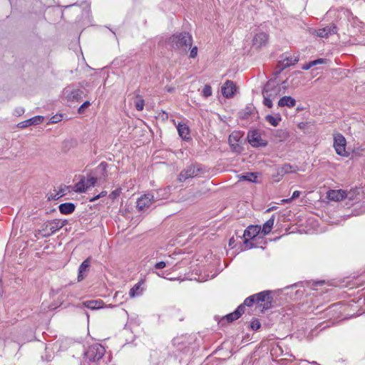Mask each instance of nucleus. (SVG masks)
I'll return each mask as SVG.
<instances>
[{"instance_id":"obj_38","label":"nucleus","mask_w":365,"mask_h":365,"mask_svg":"<svg viewBox=\"0 0 365 365\" xmlns=\"http://www.w3.org/2000/svg\"><path fill=\"white\" fill-rule=\"evenodd\" d=\"M39 232H41L42 235L49 233L50 229H49V226H48V221L44 222L42 225L41 229L39 230Z\"/></svg>"},{"instance_id":"obj_37","label":"nucleus","mask_w":365,"mask_h":365,"mask_svg":"<svg viewBox=\"0 0 365 365\" xmlns=\"http://www.w3.org/2000/svg\"><path fill=\"white\" fill-rule=\"evenodd\" d=\"M121 193V189L118 188L111 192L109 195V197L112 200L116 199L118 197L120 196V194Z\"/></svg>"},{"instance_id":"obj_45","label":"nucleus","mask_w":365,"mask_h":365,"mask_svg":"<svg viewBox=\"0 0 365 365\" xmlns=\"http://www.w3.org/2000/svg\"><path fill=\"white\" fill-rule=\"evenodd\" d=\"M107 195V192L106 191H102L100 194H98V195L93 197V198H91L90 200L91 202H94L95 200H98V198H100L101 197H104Z\"/></svg>"},{"instance_id":"obj_18","label":"nucleus","mask_w":365,"mask_h":365,"mask_svg":"<svg viewBox=\"0 0 365 365\" xmlns=\"http://www.w3.org/2000/svg\"><path fill=\"white\" fill-rule=\"evenodd\" d=\"M261 231V227L259 225H250L244 232V237L251 239L255 237Z\"/></svg>"},{"instance_id":"obj_47","label":"nucleus","mask_w":365,"mask_h":365,"mask_svg":"<svg viewBox=\"0 0 365 365\" xmlns=\"http://www.w3.org/2000/svg\"><path fill=\"white\" fill-rule=\"evenodd\" d=\"M24 109L23 108H19L15 110V114L19 116L24 113Z\"/></svg>"},{"instance_id":"obj_19","label":"nucleus","mask_w":365,"mask_h":365,"mask_svg":"<svg viewBox=\"0 0 365 365\" xmlns=\"http://www.w3.org/2000/svg\"><path fill=\"white\" fill-rule=\"evenodd\" d=\"M296 105V101L291 96H284L278 101V106L279 107L287 106L288 108H293Z\"/></svg>"},{"instance_id":"obj_5","label":"nucleus","mask_w":365,"mask_h":365,"mask_svg":"<svg viewBox=\"0 0 365 365\" xmlns=\"http://www.w3.org/2000/svg\"><path fill=\"white\" fill-rule=\"evenodd\" d=\"M104 353V347L99 344H95L89 346L86 352V356L89 360L95 361L101 359L103 356Z\"/></svg>"},{"instance_id":"obj_52","label":"nucleus","mask_w":365,"mask_h":365,"mask_svg":"<svg viewBox=\"0 0 365 365\" xmlns=\"http://www.w3.org/2000/svg\"><path fill=\"white\" fill-rule=\"evenodd\" d=\"M232 243H233V238H231V239L230 240V245H232Z\"/></svg>"},{"instance_id":"obj_11","label":"nucleus","mask_w":365,"mask_h":365,"mask_svg":"<svg viewBox=\"0 0 365 365\" xmlns=\"http://www.w3.org/2000/svg\"><path fill=\"white\" fill-rule=\"evenodd\" d=\"M67 224V220H61L55 219L48 221V226L50 229L49 233L43 234V237H49L54 234L56 232L61 229L63 226Z\"/></svg>"},{"instance_id":"obj_44","label":"nucleus","mask_w":365,"mask_h":365,"mask_svg":"<svg viewBox=\"0 0 365 365\" xmlns=\"http://www.w3.org/2000/svg\"><path fill=\"white\" fill-rule=\"evenodd\" d=\"M197 47L194 46L193 48H192V49L190 51V57L194 58L197 56Z\"/></svg>"},{"instance_id":"obj_32","label":"nucleus","mask_w":365,"mask_h":365,"mask_svg":"<svg viewBox=\"0 0 365 365\" xmlns=\"http://www.w3.org/2000/svg\"><path fill=\"white\" fill-rule=\"evenodd\" d=\"M254 303H256V299L255 294L248 297L244 301L243 304L245 306L251 307Z\"/></svg>"},{"instance_id":"obj_31","label":"nucleus","mask_w":365,"mask_h":365,"mask_svg":"<svg viewBox=\"0 0 365 365\" xmlns=\"http://www.w3.org/2000/svg\"><path fill=\"white\" fill-rule=\"evenodd\" d=\"M138 99L135 102V106L137 110L141 111L144 108V100L139 96L137 95Z\"/></svg>"},{"instance_id":"obj_43","label":"nucleus","mask_w":365,"mask_h":365,"mask_svg":"<svg viewBox=\"0 0 365 365\" xmlns=\"http://www.w3.org/2000/svg\"><path fill=\"white\" fill-rule=\"evenodd\" d=\"M325 62H326V59H324V58H318L317 60L311 61L313 66L319 65V64L324 63Z\"/></svg>"},{"instance_id":"obj_41","label":"nucleus","mask_w":365,"mask_h":365,"mask_svg":"<svg viewBox=\"0 0 365 365\" xmlns=\"http://www.w3.org/2000/svg\"><path fill=\"white\" fill-rule=\"evenodd\" d=\"M239 317H237L235 314H234V312L232 313H230L229 314H227L226 316V319L227 320V322H232L236 319H237Z\"/></svg>"},{"instance_id":"obj_17","label":"nucleus","mask_w":365,"mask_h":365,"mask_svg":"<svg viewBox=\"0 0 365 365\" xmlns=\"http://www.w3.org/2000/svg\"><path fill=\"white\" fill-rule=\"evenodd\" d=\"M336 32V27L334 25L327 26L316 31V34L319 37L327 38L329 35Z\"/></svg>"},{"instance_id":"obj_22","label":"nucleus","mask_w":365,"mask_h":365,"mask_svg":"<svg viewBox=\"0 0 365 365\" xmlns=\"http://www.w3.org/2000/svg\"><path fill=\"white\" fill-rule=\"evenodd\" d=\"M178 131L179 135L183 139H188L190 135V130L188 127L185 123H179L178 125Z\"/></svg>"},{"instance_id":"obj_8","label":"nucleus","mask_w":365,"mask_h":365,"mask_svg":"<svg viewBox=\"0 0 365 365\" xmlns=\"http://www.w3.org/2000/svg\"><path fill=\"white\" fill-rule=\"evenodd\" d=\"M249 143L253 147H264L267 145L266 140H263L257 130L250 131L247 134Z\"/></svg>"},{"instance_id":"obj_30","label":"nucleus","mask_w":365,"mask_h":365,"mask_svg":"<svg viewBox=\"0 0 365 365\" xmlns=\"http://www.w3.org/2000/svg\"><path fill=\"white\" fill-rule=\"evenodd\" d=\"M155 197H159V200L167 198L168 196V189H159L156 191V193L154 194Z\"/></svg>"},{"instance_id":"obj_46","label":"nucleus","mask_w":365,"mask_h":365,"mask_svg":"<svg viewBox=\"0 0 365 365\" xmlns=\"http://www.w3.org/2000/svg\"><path fill=\"white\" fill-rule=\"evenodd\" d=\"M89 106H90V102H89V101H86V102H84V103L81 106V107L79 108V109H78V113H81L84 108H88Z\"/></svg>"},{"instance_id":"obj_26","label":"nucleus","mask_w":365,"mask_h":365,"mask_svg":"<svg viewBox=\"0 0 365 365\" xmlns=\"http://www.w3.org/2000/svg\"><path fill=\"white\" fill-rule=\"evenodd\" d=\"M266 120L273 126H277L281 121L282 118L279 115L273 116L272 115H267L265 116Z\"/></svg>"},{"instance_id":"obj_36","label":"nucleus","mask_w":365,"mask_h":365,"mask_svg":"<svg viewBox=\"0 0 365 365\" xmlns=\"http://www.w3.org/2000/svg\"><path fill=\"white\" fill-rule=\"evenodd\" d=\"M97 181V179L94 177H90L87 180H86V185H87V188L91 187H93Z\"/></svg>"},{"instance_id":"obj_3","label":"nucleus","mask_w":365,"mask_h":365,"mask_svg":"<svg viewBox=\"0 0 365 365\" xmlns=\"http://www.w3.org/2000/svg\"><path fill=\"white\" fill-rule=\"evenodd\" d=\"M159 200V197H155L154 193H147L140 196L136 202V207L140 211H145L155 202Z\"/></svg>"},{"instance_id":"obj_15","label":"nucleus","mask_w":365,"mask_h":365,"mask_svg":"<svg viewBox=\"0 0 365 365\" xmlns=\"http://www.w3.org/2000/svg\"><path fill=\"white\" fill-rule=\"evenodd\" d=\"M43 120V117L41 115H36L29 119L24 120L18 123V127L20 128H25L32 125H38Z\"/></svg>"},{"instance_id":"obj_39","label":"nucleus","mask_w":365,"mask_h":365,"mask_svg":"<svg viewBox=\"0 0 365 365\" xmlns=\"http://www.w3.org/2000/svg\"><path fill=\"white\" fill-rule=\"evenodd\" d=\"M250 326H251L252 329L258 330L261 327V324L258 319H253L251 322Z\"/></svg>"},{"instance_id":"obj_21","label":"nucleus","mask_w":365,"mask_h":365,"mask_svg":"<svg viewBox=\"0 0 365 365\" xmlns=\"http://www.w3.org/2000/svg\"><path fill=\"white\" fill-rule=\"evenodd\" d=\"M297 170L298 168L297 166H292L289 164H284L278 169L277 173L279 175H284L288 173H296Z\"/></svg>"},{"instance_id":"obj_40","label":"nucleus","mask_w":365,"mask_h":365,"mask_svg":"<svg viewBox=\"0 0 365 365\" xmlns=\"http://www.w3.org/2000/svg\"><path fill=\"white\" fill-rule=\"evenodd\" d=\"M264 98V101H263V103L264 104L267 106L268 108H272V100L273 98L269 97V96H263Z\"/></svg>"},{"instance_id":"obj_4","label":"nucleus","mask_w":365,"mask_h":365,"mask_svg":"<svg viewBox=\"0 0 365 365\" xmlns=\"http://www.w3.org/2000/svg\"><path fill=\"white\" fill-rule=\"evenodd\" d=\"M280 86L274 80H269L264 87L262 95L275 99L280 94Z\"/></svg>"},{"instance_id":"obj_1","label":"nucleus","mask_w":365,"mask_h":365,"mask_svg":"<svg viewBox=\"0 0 365 365\" xmlns=\"http://www.w3.org/2000/svg\"><path fill=\"white\" fill-rule=\"evenodd\" d=\"M172 49L181 52H187L192 43V38L187 32H181L173 34L167 41Z\"/></svg>"},{"instance_id":"obj_34","label":"nucleus","mask_w":365,"mask_h":365,"mask_svg":"<svg viewBox=\"0 0 365 365\" xmlns=\"http://www.w3.org/2000/svg\"><path fill=\"white\" fill-rule=\"evenodd\" d=\"M300 193H301V192H300L299 191L296 190V191H294V192L292 193V197H291L290 198H288V199H284V200H282V202H284V203H288V202H290L292 200H294V199H296V198L299 197V195H300Z\"/></svg>"},{"instance_id":"obj_29","label":"nucleus","mask_w":365,"mask_h":365,"mask_svg":"<svg viewBox=\"0 0 365 365\" xmlns=\"http://www.w3.org/2000/svg\"><path fill=\"white\" fill-rule=\"evenodd\" d=\"M240 180L256 182L257 176L254 173H248L246 175L239 176Z\"/></svg>"},{"instance_id":"obj_9","label":"nucleus","mask_w":365,"mask_h":365,"mask_svg":"<svg viewBox=\"0 0 365 365\" xmlns=\"http://www.w3.org/2000/svg\"><path fill=\"white\" fill-rule=\"evenodd\" d=\"M200 171L199 168H196L193 165L187 166L185 169L182 170L178 175V180L180 182H184L188 178H194L198 175Z\"/></svg>"},{"instance_id":"obj_35","label":"nucleus","mask_w":365,"mask_h":365,"mask_svg":"<svg viewBox=\"0 0 365 365\" xmlns=\"http://www.w3.org/2000/svg\"><path fill=\"white\" fill-rule=\"evenodd\" d=\"M245 306L243 304H240L234 312V314L237 317H240V316L245 312Z\"/></svg>"},{"instance_id":"obj_20","label":"nucleus","mask_w":365,"mask_h":365,"mask_svg":"<svg viewBox=\"0 0 365 365\" xmlns=\"http://www.w3.org/2000/svg\"><path fill=\"white\" fill-rule=\"evenodd\" d=\"M58 209L61 213L64 215H68L74 211L75 205L72 202L62 203L58 206Z\"/></svg>"},{"instance_id":"obj_2","label":"nucleus","mask_w":365,"mask_h":365,"mask_svg":"<svg viewBox=\"0 0 365 365\" xmlns=\"http://www.w3.org/2000/svg\"><path fill=\"white\" fill-rule=\"evenodd\" d=\"M256 304L261 311L267 310L271 307L272 297L269 291H263L255 294Z\"/></svg>"},{"instance_id":"obj_28","label":"nucleus","mask_w":365,"mask_h":365,"mask_svg":"<svg viewBox=\"0 0 365 365\" xmlns=\"http://www.w3.org/2000/svg\"><path fill=\"white\" fill-rule=\"evenodd\" d=\"M298 61L297 58L287 57L282 62V66L283 68L289 67L290 66L294 65Z\"/></svg>"},{"instance_id":"obj_12","label":"nucleus","mask_w":365,"mask_h":365,"mask_svg":"<svg viewBox=\"0 0 365 365\" xmlns=\"http://www.w3.org/2000/svg\"><path fill=\"white\" fill-rule=\"evenodd\" d=\"M268 41V35L264 32L257 34L252 39V46L256 48H260L265 46Z\"/></svg>"},{"instance_id":"obj_6","label":"nucleus","mask_w":365,"mask_h":365,"mask_svg":"<svg viewBox=\"0 0 365 365\" xmlns=\"http://www.w3.org/2000/svg\"><path fill=\"white\" fill-rule=\"evenodd\" d=\"M83 91L78 88H73L72 86H67L63 91V97L71 102H78L81 98Z\"/></svg>"},{"instance_id":"obj_25","label":"nucleus","mask_w":365,"mask_h":365,"mask_svg":"<svg viewBox=\"0 0 365 365\" xmlns=\"http://www.w3.org/2000/svg\"><path fill=\"white\" fill-rule=\"evenodd\" d=\"M142 283L140 282H138L130 289L129 295L130 297L133 298L142 294L143 290L140 289Z\"/></svg>"},{"instance_id":"obj_42","label":"nucleus","mask_w":365,"mask_h":365,"mask_svg":"<svg viewBox=\"0 0 365 365\" xmlns=\"http://www.w3.org/2000/svg\"><path fill=\"white\" fill-rule=\"evenodd\" d=\"M165 267H166V262H163V261L158 262L155 264V268L157 269H161L165 268Z\"/></svg>"},{"instance_id":"obj_50","label":"nucleus","mask_w":365,"mask_h":365,"mask_svg":"<svg viewBox=\"0 0 365 365\" xmlns=\"http://www.w3.org/2000/svg\"><path fill=\"white\" fill-rule=\"evenodd\" d=\"M51 120H52V123H56V122H58V120H56V118L53 117V118H51Z\"/></svg>"},{"instance_id":"obj_13","label":"nucleus","mask_w":365,"mask_h":365,"mask_svg":"<svg viewBox=\"0 0 365 365\" xmlns=\"http://www.w3.org/2000/svg\"><path fill=\"white\" fill-rule=\"evenodd\" d=\"M83 306L90 309L91 310L99 309L105 307L104 302L101 299H95V300H87L82 303ZM113 305L109 304L106 306V307H113Z\"/></svg>"},{"instance_id":"obj_24","label":"nucleus","mask_w":365,"mask_h":365,"mask_svg":"<svg viewBox=\"0 0 365 365\" xmlns=\"http://www.w3.org/2000/svg\"><path fill=\"white\" fill-rule=\"evenodd\" d=\"M87 190L88 188L84 178H82L78 182L76 183L73 188L74 192L78 193L85 192Z\"/></svg>"},{"instance_id":"obj_10","label":"nucleus","mask_w":365,"mask_h":365,"mask_svg":"<svg viewBox=\"0 0 365 365\" xmlns=\"http://www.w3.org/2000/svg\"><path fill=\"white\" fill-rule=\"evenodd\" d=\"M221 91L225 98H232L236 93L237 87L233 81L227 80L222 86Z\"/></svg>"},{"instance_id":"obj_48","label":"nucleus","mask_w":365,"mask_h":365,"mask_svg":"<svg viewBox=\"0 0 365 365\" xmlns=\"http://www.w3.org/2000/svg\"><path fill=\"white\" fill-rule=\"evenodd\" d=\"M312 67H313V66H312V63H311V61H310V62H309L308 63L304 64V65L302 66V69H303V70H309V69H310Z\"/></svg>"},{"instance_id":"obj_51","label":"nucleus","mask_w":365,"mask_h":365,"mask_svg":"<svg viewBox=\"0 0 365 365\" xmlns=\"http://www.w3.org/2000/svg\"><path fill=\"white\" fill-rule=\"evenodd\" d=\"M51 120H52V123H56V122H58V120H56V118L53 117V118H51Z\"/></svg>"},{"instance_id":"obj_33","label":"nucleus","mask_w":365,"mask_h":365,"mask_svg":"<svg viewBox=\"0 0 365 365\" xmlns=\"http://www.w3.org/2000/svg\"><path fill=\"white\" fill-rule=\"evenodd\" d=\"M212 93V88L209 85H205L202 89V95L205 98L210 96Z\"/></svg>"},{"instance_id":"obj_14","label":"nucleus","mask_w":365,"mask_h":365,"mask_svg":"<svg viewBox=\"0 0 365 365\" xmlns=\"http://www.w3.org/2000/svg\"><path fill=\"white\" fill-rule=\"evenodd\" d=\"M327 197L329 200L340 201L346 197V193L342 190H331L327 192Z\"/></svg>"},{"instance_id":"obj_49","label":"nucleus","mask_w":365,"mask_h":365,"mask_svg":"<svg viewBox=\"0 0 365 365\" xmlns=\"http://www.w3.org/2000/svg\"><path fill=\"white\" fill-rule=\"evenodd\" d=\"M244 244L245 245L246 249H250L252 247V245L251 243L249 242V240L247 239H245L244 241Z\"/></svg>"},{"instance_id":"obj_16","label":"nucleus","mask_w":365,"mask_h":365,"mask_svg":"<svg viewBox=\"0 0 365 365\" xmlns=\"http://www.w3.org/2000/svg\"><path fill=\"white\" fill-rule=\"evenodd\" d=\"M91 265L90 259H85L78 267V281H82L86 276Z\"/></svg>"},{"instance_id":"obj_23","label":"nucleus","mask_w":365,"mask_h":365,"mask_svg":"<svg viewBox=\"0 0 365 365\" xmlns=\"http://www.w3.org/2000/svg\"><path fill=\"white\" fill-rule=\"evenodd\" d=\"M274 216L272 215V217H270L268 220H267L264 223L262 229L261 228L262 232L263 233L264 235H266L271 232L272 227L274 225Z\"/></svg>"},{"instance_id":"obj_27","label":"nucleus","mask_w":365,"mask_h":365,"mask_svg":"<svg viewBox=\"0 0 365 365\" xmlns=\"http://www.w3.org/2000/svg\"><path fill=\"white\" fill-rule=\"evenodd\" d=\"M240 139V134L238 133H232L230 136H229V143L230 144V145L235 148L236 146H238V140Z\"/></svg>"},{"instance_id":"obj_53","label":"nucleus","mask_w":365,"mask_h":365,"mask_svg":"<svg viewBox=\"0 0 365 365\" xmlns=\"http://www.w3.org/2000/svg\"><path fill=\"white\" fill-rule=\"evenodd\" d=\"M101 166H106V164L105 163H101Z\"/></svg>"},{"instance_id":"obj_7","label":"nucleus","mask_w":365,"mask_h":365,"mask_svg":"<svg viewBox=\"0 0 365 365\" xmlns=\"http://www.w3.org/2000/svg\"><path fill=\"white\" fill-rule=\"evenodd\" d=\"M346 141L345 138L341 134H336L334 137V148L336 153L341 156H347L348 153L346 151Z\"/></svg>"}]
</instances>
